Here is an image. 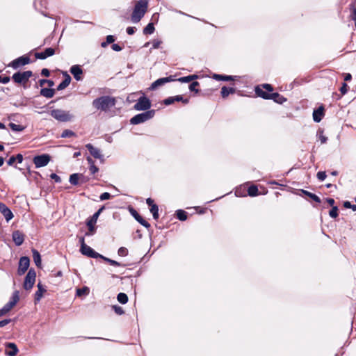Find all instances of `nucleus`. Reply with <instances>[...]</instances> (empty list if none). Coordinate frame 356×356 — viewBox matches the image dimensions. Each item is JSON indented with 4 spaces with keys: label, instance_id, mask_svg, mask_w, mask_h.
<instances>
[{
    "label": "nucleus",
    "instance_id": "obj_61",
    "mask_svg": "<svg viewBox=\"0 0 356 356\" xmlns=\"http://www.w3.org/2000/svg\"><path fill=\"white\" fill-rule=\"evenodd\" d=\"M136 28L133 26H129L127 28V33L129 35H133L135 33Z\"/></svg>",
    "mask_w": 356,
    "mask_h": 356
},
{
    "label": "nucleus",
    "instance_id": "obj_33",
    "mask_svg": "<svg viewBox=\"0 0 356 356\" xmlns=\"http://www.w3.org/2000/svg\"><path fill=\"white\" fill-rule=\"evenodd\" d=\"M177 218L181 220L184 221L187 219V213L181 209H179L176 211Z\"/></svg>",
    "mask_w": 356,
    "mask_h": 356
},
{
    "label": "nucleus",
    "instance_id": "obj_60",
    "mask_svg": "<svg viewBox=\"0 0 356 356\" xmlns=\"http://www.w3.org/2000/svg\"><path fill=\"white\" fill-rule=\"evenodd\" d=\"M41 75L44 76H46V77H48L50 75V72L48 69L47 68H43L41 71Z\"/></svg>",
    "mask_w": 356,
    "mask_h": 356
},
{
    "label": "nucleus",
    "instance_id": "obj_58",
    "mask_svg": "<svg viewBox=\"0 0 356 356\" xmlns=\"http://www.w3.org/2000/svg\"><path fill=\"white\" fill-rule=\"evenodd\" d=\"M10 80V78L9 76H3L2 77L1 76H0V83H8Z\"/></svg>",
    "mask_w": 356,
    "mask_h": 356
},
{
    "label": "nucleus",
    "instance_id": "obj_38",
    "mask_svg": "<svg viewBox=\"0 0 356 356\" xmlns=\"http://www.w3.org/2000/svg\"><path fill=\"white\" fill-rule=\"evenodd\" d=\"M248 195L251 197H254L258 195V188L256 186L252 185L250 186L248 189Z\"/></svg>",
    "mask_w": 356,
    "mask_h": 356
},
{
    "label": "nucleus",
    "instance_id": "obj_51",
    "mask_svg": "<svg viewBox=\"0 0 356 356\" xmlns=\"http://www.w3.org/2000/svg\"><path fill=\"white\" fill-rule=\"evenodd\" d=\"M138 222L147 229L150 227V224L142 217L140 219H138Z\"/></svg>",
    "mask_w": 356,
    "mask_h": 356
},
{
    "label": "nucleus",
    "instance_id": "obj_40",
    "mask_svg": "<svg viewBox=\"0 0 356 356\" xmlns=\"http://www.w3.org/2000/svg\"><path fill=\"white\" fill-rule=\"evenodd\" d=\"M200 86V83L199 82L197 81H193L190 85H189V90L191 91V92H195V93H197L199 92V90L196 88L197 86Z\"/></svg>",
    "mask_w": 356,
    "mask_h": 356
},
{
    "label": "nucleus",
    "instance_id": "obj_13",
    "mask_svg": "<svg viewBox=\"0 0 356 356\" xmlns=\"http://www.w3.org/2000/svg\"><path fill=\"white\" fill-rule=\"evenodd\" d=\"M31 60L29 56H22L13 60L8 66L12 67L13 69H17L21 66H24L30 63Z\"/></svg>",
    "mask_w": 356,
    "mask_h": 356
},
{
    "label": "nucleus",
    "instance_id": "obj_42",
    "mask_svg": "<svg viewBox=\"0 0 356 356\" xmlns=\"http://www.w3.org/2000/svg\"><path fill=\"white\" fill-rule=\"evenodd\" d=\"M72 136H74V133L71 131V130H69V129H65L63 131V133L61 134V137L62 138H69V137H71Z\"/></svg>",
    "mask_w": 356,
    "mask_h": 356
},
{
    "label": "nucleus",
    "instance_id": "obj_55",
    "mask_svg": "<svg viewBox=\"0 0 356 356\" xmlns=\"http://www.w3.org/2000/svg\"><path fill=\"white\" fill-rule=\"evenodd\" d=\"M50 177H51V179L54 180V181L56 182V183H60L61 182V178L58 175L55 174V173H52L50 175Z\"/></svg>",
    "mask_w": 356,
    "mask_h": 356
},
{
    "label": "nucleus",
    "instance_id": "obj_7",
    "mask_svg": "<svg viewBox=\"0 0 356 356\" xmlns=\"http://www.w3.org/2000/svg\"><path fill=\"white\" fill-rule=\"evenodd\" d=\"M104 207L102 206L101 208L96 211L91 218L87 221L86 225L88 227L89 232L86 233V236L92 235L95 232V225L96 224L97 219L101 214V213L104 211Z\"/></svg>",
    "mask_w": 356,
    "mask_h": 356
},
{
    "label": "nucleus",
    "instance_id": "obj_56",
    "mask_svg": "<svg viewBox=\"0 0 356 356\" xmlns=\"http://www.w3.org/2000/svg\"><path fill=\"white\" fill-rule=\"evenodd\" d=\"M89 170L92 175H95L99 171V168L95 164L90 165Z\"/></svg>",
    "mask_w": 356,
    "mask_h": 356
},
{
    "label": "nucleus",
    "instance_id": "obj_30",
    "mask_svg": "<svg viewBox=\"0 0 356 356\" xmlns=\"http://www.w3.org/2000/svg\"><path fill=\"white\" fill-rule=\"evenodd\" d=\"M301 192L302 193H303L304 195L308 196L309 197H310L312 200H313L314 202H317V203H320L321 202V199L318 196H317L316 194L314 193H312L311 192H309L307 191H305V190H301Z\"/></svg>",
    "mask_w": 356,
    "mask_h": 356
},
{
    "label": "nucleus",
    "instance_id": "obj_34",
    "mask_svg": "<svg viewBox=\"0 0 356 356\" xmlns=\"http://www.w3.org/2000/svg\"><path fill=\"white\" fill-rule=\"evenodd\" d=\"M117 299L121 304H126L128 302V296L124 293H120L118 294Z\"/></svg>",
    "mask_w": 356,
    "mask_h": 356
},
{
    "label": "nucleus",
    "instance_id": "obj_31",
    "mask_svg": "<svg viewBox=\"0 0 356 356\" xmlns=\"http://www.w3.org/2000/svg\"><path fill=\"white\" fill-rule=\"evenodd\" d=\"M154 26L152 22H149L143 29V34L151 35L154 32Z\"/></svg>",
    "mask_w": 356,
    "mask_h": 356
},
{
    "label": "nucleus",
    "instance_id": "obj_35",
    "mask_svg": "<svg viewBox=\"0 0 356 356\" xmlns=\"http://www.w3.org/2000/svg\"><path fill=\"white\" fill-rule=\"evenodd\" d=\"M9 127L13 131H22L25 129V127L15 123L10 122Z\"/></svg>",
    "mask_w": 356,
    "mask_h": 356
},
{
    "label": "nucleus",
    "instance_id": "obj_25",
    "mask_svg": "<svg viewBox=\"0 0 356 356\" xmlns=\"http://www.w3.org/2000/svg\"><path fill=\"white\" fill-rule=\"evenodd\" d=\"M54 94H55V90H54V89H52V88H42L40 90V95L47 98L53 97Z\"/></svg>",
    "mask_w": 356,
    "mask_h": 356
},
{
    "label": "nucleus",
    "instance_id": "obj_39",
    "mask_svg": "<svg viewBox=\"0 0 356 356\" xmlns=\"http://www.w3.org/2000/svg\"><path fill=\"white\" fill-rule=\"evenodd\" d=\"M350 18L352 20L355 22V27H356V8L353 5H350Z\"/></svg>",
    "mask_w": 356,
    "mask_h": 356
},
{
    "label": "nucleus",
    "instance_id": "obj_43",
    "mask_svg": "<svg viewBox=\"0 0 356 356\" xmlns=\"http://www.w3.org/2000/svg\"><path fill=\"white\" fill-rule=\"evenodd\" d=\"M173 99H175V102H181L184 104H187L189 102L188 99H184L181 95H177L173 97Z\"/></svg>",
    "mask_w": 356,
    "mask_h": 356
},
{
    "label": "nucleus",
    "instance_id": "obj_28",
    "mask_svg": "<svg viewBox=\"0 0 356 356\" xmlns=\"http://www.w3.org/2000/svg\"><path fill=\"white\" fill-rule=\"evenodd\" d=\"M32 252H33V261H34L35 265L38 267H40L41 266V257H40V253L38 252V251H37L35 249L32 250Z\"/></svg>",
    "mask_w": 356,
    "mask_h": 356
},
{
    "label": "nucleus",
    "instance_id": "obj_27",
    "mask_svg": "<svg viewBox=\"0 0 356 356\" xmlns=\"http://www.w3.org/2000/svg\"><path fill=\"white\" fill-rule=\"evenodd\" d=\"M197 78H198L197 75L192 74V75L180 77L177 80L181 83H189Z\"/></svg>",
    "mask_w": 356,
    "mask_h": 356
},
{
    "label": "nucleus",
    "instance_id": "obj_19",
    "mask_svg": "<svg viewBox=\"0 0 356 356\" xmlns=\"http://www.w3.org/2000/svg\"><path fill=\"white\" fill-rule=\"evenodd\" d=\"M70 72L72 73L74 78L76 81L82 80L83 70L80 65H72L70 68Z\"/></svg>",
    "mask_w": 356,
    "mask_h": 356
},
{
    "label": "nucleus",
    "instance_id": "obj_12",
    "mask_svg": "<svg viewBox=\"0 0 356 356\" xmlns=\"http://www.w3.org/2000/svg\"><path fill=\"white\" fill-rule=\"evenodd\" d=\"M174 81H176V79L174 78L173 76H169L167 77H162V78L158 79L157 80H156L151 84L150 87L149 88V90H154L156 88H158L159 87L162 86L167 83Z\"/></svg>",
    "mask_w": 356,
    "mask_h": 356
},
{
    "label": "nucleus",
    "instance_id": "obj_26",
    "mask_svg": "<svg viewBox=\"0 0 356 356\" xmlns=\"http://www.w3.org/2000/svg\"><path fill=\"white\" fill-rule=\"evenodd\" d=\"M236 91L235 88H227L226 86H223L221 88V95L223 98H226L229 96L230 94L234 93Z\"/></svg>",
    "mask_w": 356,
    "mask_h": 356
},
{
    "label": "nucleus",
    "instance_id": "obj_41",
    "mask_svg": "<svg viewBox=\"0 0 356 356\" xmlns=\"http://www.w3.org/2000/svg\"><path fill=\"white\" fill-rule=\"evenodd\" d=\"M329 215L332 218H337L338 216V207L337 206L332 207L329 212Z\"/></svg>",
    "mask_w": 356,
    "mask_h": 356
},
{
    "label": "nucleus",
    "instance_id": "obj_64",
    "mask_svg": "<svg viewBox=\"0 0 356 356\" xmlns=\"http://www.w3.org/2000/svg\"><path fill=\"white\" fill-rule=\"evenodd\" d=\"M262 87L263 88H265L268 91L267 92L273 91V87L270 84L265 83L262 85Z\"/></svg>",
    "mask_w": 356,
    "mask_h": 356
},
{
    "label": "nucleus",
    "instance_id": "obj_20",
    "mask_svg": "<svg viewBox=\"0 0 356 356\" xmlns=\"http://www.w3.org/2000/svg\"><path fill=\"white\" fill-rule=\"evenodd\" d=\"M12 238L17 246L21 245L24 241V235L19 230L13 232Z\"/></svg>",
    "mask_w": 356,
    "mask_h": 356
},
{
    "label": "nucleus",
    "instance_id": "obj_32",
    "mask_svg": "<svg viewBox=\"0 0 356 356\" xmlns=\"http://www.w3.org/2000/svg\"><path fill=\"white\" fill-rule=\"evenodd\" d=\"M213 78L218 81H232L234 80L233 76L229 75L216 74L213 75Z\"/></svg>",
    "mask_w": 356,
    "mask_h": 356
},
{
    "label": "nucleus",
    "instance_id": "obj_3",
    "mask_svg": "<svg viewBox=\"0 0 356 356\" xmlns=\"http://www.w3.org/2000/svg\"><path fill=\"white\" fill-rule=\"evenodd\" d=\"M255 93L257 96L265 99H273L275 102L282 104L286 101V99L277 92L269 93L264 91L259 86L255 88Z\"/></svg>",
    "mask_w": 356,
    "mask_h": 356
},
{
    "label": "nucleus",
    "instance_id": "obj_14",
    "mask_svg": "<svg viewBox=\"0 0 356 356\" xmlns=\"http://www.w3.org/2000/svg\"><path fill=\"white\" fill-rule=\"evenodd\" d=\"M30 264V259L28 257H22L19 261V266L17 273L19 275H22L28 270Z\"/></svg>",
    "mask_w": 356,
    "mask_h": 356
},
{
    "label": "nucleus",
    "instance_id": "obj_63",
    "mask_svg": "<svg viewBox=\"0 0 356 356\" xmlns=\"http://www.w3.org/2000/svg\"><path fill=\"white\" fill-rule=\"evenodd\" d=\"M11 321V319H4L0 321V327H4Z\"/></svg>",
    "mask_w": 356,
    "mask_h": 356
},
{
    "label": "nucleus",
    "instance_id": "obj_23",
    "mask_svg": "<svg viewBox=\"0 0 356 356\" xmlns=\"http://www.w3.org/2000/svg\"><path fill=\"white\" fill-rule=\"evenodd\" d=\"M38 286V291L35 292V302H39L42 296H43V293L46 292V289L42 286V284L39 282L37 285Z\"/></svg>",
    "mask_w": 356,
    "mask_h": 356
},
{
    "label": "nucleus",
    "instance_id": "obj_18",
    "mask_svg": "<svg viewBox=\"0 0 356 356\" xmlns=\"http://www.w3.org/2000/svg\"><path fill=\"white\" fill-rule=\"evenodd\" d=\"M0 212L4 216L7 222L13 218V213L11 210L4 204L0 202Z\"/></svg>",
    "mask_w": 356,
    "mask_h": 356
},
{
    "label": "nucleus",
    "instance_id": "obj_54",
    "mask_svg": "<svg viewBox=\"0 0 356 356\" xmlns=\"http://www.w3.org/2000/svg\"><path fill=\"white\" fill-rule=\"evenodd\" d=\"M175 102V99H173V97H169L163 100V104L165 105H170Z\"/></svg>",
    "mask_w": 356,
    "mask_h": 356
},
{
    "label": "nucleus",
    "instance_id": "obj_10",
    "mask_svg": "<svg viewBox=\"0 0 356 356\" xmlns=\"http://www.w3.org/2000/svg\"><path fill=\"white\" fill-rule=\"evenodd\" d=\"M51 161V156L47 154L38 155L33 157V162L36 168L46 166Z\"/></svg>",
    "mask_w": 356,
    "mask_h": 356
},
{
    "label": "nucleus",
    "instance_id": "obj_21",
    "mask_svg": "<svg viewBox=\"0 0 356 356\" xmlns=\"http://www.w3.org/2000/svg\"><path fill=\"white\" fill-rule=\"evenodd\" d=\"M324 115V108L323 106H321L317 109L314 110L313 112V119L316 122H319Z\"/></svg>",
    "mask_w": 356,
    "mask_h": 356
},
{
    "label": "nucleus",
    "instance_id": "obj_9",
    "mask_svg": "<svg viewBox=\"0 0 356 356\" xmlns=\"http://www.w3.org/2000/svg\"><path fill=\"white\" fill-rule=\"evenodd\" d=\"M151 107L150 100L145 96L143 95L138 98L137 102L134 106V108L136 111H149Z\"/></svg>",
    "mask_w": 356,
    "mask_h": 356
},
{
    "label": "nucleus",
    "instance_id": "obj_11",
    "mask_svg": "<svg viewBox=\"0 0 356 356\" xmlns=\"http://www.w3.org/2000/svg\"><path fill=\"white\" fill-rule=\"evenodd\" d=\"M36 277V273L34 269L31 268L28 273L26 274L24 282V288L26 290H30L33 288Z\"/></svg>",
    "mask_w": 356,
    "mask_h": 356
},
{
    "label": "nucleus",
    "instance_id": "obj_16",
    "mask_svg": "<svg viewBox=\"0 0 356 356\" xmlns=\"http://www.w3.org/2000/svg\"><path fill=\"white\" fill-rule=\"evenodd\" d=\"M86 147L90 152V154L95 159H98L104 161V156L99 149L95 147L92 144L88 143L86 145Z\"/></svg>",
    "mask_w": 356,
    "mask_h": 356
},
{
    "label": "nucleus",
    "instance_id": "obj_50",
    "mask_svg": "<svg viewBox=\"0 0 356 356\" xmlns=\"http://www.w3.org/2000/svg\"><path fill=\"white\" fill-rule=\"evenodd\" d=\"M111 197V195L109 193L104 192L100 195L99 198L102 201H104L110 199Z\"/></svg>",
    "mask_w": 356,
    "mask_h": 356
},
{
    "label": "nucleus",
    "instance_id": "obj_45",
    "mask_svg": "<svg viewBox=\"0 0 356 356\" xmlns=\"http://www.w3.org/2000/svg\"><path fill=\"white\" fill-rule=\"evenodd\" d=\"M129 212L136 221L141 218L140 215L134 208H130Z\"/></svg>",
    "mask_w": 356,
    "mask_h": 356
},
{
    "label": "nucleus",
    "instance_id": "obj_17",
    "mask_svg": "<svg viewBox=\"0 0 356 356\" xmlns=\"http://www.w3.org/2000/svg\"><path fill=\"white\" fill-rule=\"evenodd\" d=\"M55 54V49L51 47L47 48L44 51L36 52L35 57L37 59L44 60L47 58L53 56Z\"/></svg>",
    "mask_w": 356,
    "mask_h": 356
},
{
    "label": "nucleus",
    "instance_id": "obj_49",
    "mask_svg": "<svg viewBox=\"0 0 356 356\" xmlns=\"http://www.w3.org/2000/svg\"><path fill=\"white\" fill-rule=\"evenodd\" d=\"M90 180V178L83 174H80L79 177V184L87 183Z\"/></svg>",
    "mask_w": 356,
    "mask_h": 356
},
{
    "label": "nucleus",
    "instance_id": "obj_15",
    "mask_svg": "<svg viewBox=\"0 0 356 356\" xmlns=\"http://www.w3.org/2000/svg\"><path fill=\"white\" fill-rule=\"evenodd\" d=\"M80 251L83 255L88 256L90 258L97 259L98 257H100V254L95 252L92 248L87 245H84L83 247H81Z\"/></svg>",
    "mask_w": 356,
    "mask_h": 356
},
{
    "label": "nucleus",
    "instance_id": "obj_46",
    "mask_svg": "<svg viewBox=\"0 0 356 356\" xmlns=\"http://www.w3.org/2000/svg\"><path fill=\"white\" fill-rule=\"evenodd\" d=\"M112 308L114 310V312L118 315H122L124 312L123 309L118 305H113Z\"/></svg>",
    "mask_w": 356,
    "mask_h": 356
},
{
    "label": "nucleus",
    "instance_id": "obj_4",
    "mask_svg": "<svg viewBox=\"0 0 356 356\" xmlns=\"http://www.w3.org/2000/svg\"><path fill=\"white\" fill-rule=\"evenodd\" d=\"M155 114L154 110H149L134 115L130 120L131 124H138L152 119Z\"/></svg>",
    "mask_w": 356,
    "mask_h": 356
},
{
    "label": "nucleus",
    "instance_id": "obj_2",
    "mask_svg": "<svg viewBox=\"0 0 356 356\" xmlns=\"http://www.w3.org/2000/svg\"><path fill=\"white\" fill-rule=\"evenodd\" d=\"M148 2L147 0L138 1L134 6L131 14V21L134 23H138L143 17L147 10Z\"/></svg>",
    "mask_w": 356,
    "mask_h": 356
},
{
    "label": "nucleus",
    "instance_id": "obj_47",
    "mask_svg": "<svg viewBox=\"0 0 356 356\" xmlns=\"http://www.w3.org/2000/svg\"><path fill=\"white\" fill-rule=\"evenodd\" d=\"M316 177L319 181H322L325 179L327 176L325 171H319L318 172Z\"/></svg>",
    "mask_w": 356,
    "mask_h": 356
},
{
    "label": "nucleus",
    "instance_id": "obj_6",
    "mask_svg": "<svg viewBox=\"0 0 356 356\" xmlns=\"http://www.w3.org/2000/svg\"><path fill=\"white\" fill-rule=\"evenodd\" d=\"M51 115L60 122H69L73 116L68 111L61 109H54L50 113Z\"/></svg>",
    "mask_w": 356,
    "mask_h": 356
},
{
    "label": "nucleus",
    "instance_id": "obj_5",
    "mask_svg": "<svg viewBox=\"0 0 356 356\" xmlns=\"http://www.w3.org/2000/svg\"><path fill=\"white\" fill-rule=\"evenodd\" d=\"M19 300V291L13 292L10 300L0 309V316H3L10 311Z\"/></svg>",
    "mask_w": 356,
    "mask_h": 356
},
{
    "label": "nucleus",
    "instance_id": "obj_1",
    "mask_svg": "<svg viewBox=\"0 0 356 356\" xmlns=\"http://www.w3.org/2000/svg\"><path fill=\"white\" fill-rule=\"evenodd\" d=\"M115 105V98L110 96H102L92 102V106L97 109L107 111Z\"/></svg>",
    "mask_w": 356,
    "mask_h": 356
},
{
    "label": "nucleus",
    "instance_id": "obj_52",
    "mask_svg": "<svg viewBox=\"0 0 356 356\" xmlns=\"http://www.w3.org/2000/svg\"><path fill=\"white\" fill-rule=\"evenodd\" d=\"M318 133H319V140H321V143L322 144L325 143L327 140V138L323 134V131L322 130L319 131Z\"/></svg>",
    "mask_w": 356,
    "mask_h": 356
},
{
    "label": "nucleus",
    "instance_id": "obj_62",
    "mask_svg": "<svg viewBox=\"0 0 356 356\" xmlns=\"http://www.w3.org/2000/svg\"><path fill=\"white\" fill-rule=\"evenodd\" d=\"M115 41L113 35H109L106 36V43L111 44Z\"/></svg>",
    "mask_w": 356,
    "mask_h": 356
},
{
    "label": "nucleus",
    "instance_id": "obj_37",
    "mask_svg": "<svg viewBox=\"0 0 356 356\" xmlns=\"http://www.w3.org/2000/svg\"><path fill=\"white\" fill-rule=\"evenodd\" d=\"M150 212L152 213L154 219L157 220L159 218V207L156 204H152L150 207Z\"/></svg>",
    "mask_w": 356,
    "mask_h": 356
},
{
    "label": "nucleus",
    "instance_id": "obj_24",
    "mask_svg": "<svg viewBox=\"0 0 356 356\" xmlns=\"http://www.w3.org/2000/svg\"><path fill=\"white\" fill-rule=\"evenodd\" d=\"M7 348H10V350H8L6 352V354L8 356H15L18 353V348L17 346L14 343H8L7 344Z\"/></svg>",
    "mask_w": 356,
    "mask_h": 356
},
{
    "label": "nucleus",
    "instance_id": "obj_8",
    "mask_svg": "<svg viewBox=\"0 0 356 356\" xmlns=\"http://www.w3.org/2000/svg\"><path fill=\"white\" fill-rule=\"evenodd\" d=\"M32 74L33 73L30 70L22 72H17L13 75L12 79L15 83L25 84L27 83L29 78L31 77Z\"/></svg>",
    "mask_w": 356,
    "mask_h": 356
},
{
    "label": "nucleus",
    "instance_id": "obj_53",
    "mask_svg": "<svg viewBox=\"0 0 356 356\" xmlns=\"http://www.w3.org/2000/svg\"><path fill=\"white\" fill-rule=\"evenodd\" d=\"M342 95H345L348 91V85L344 82L342 83L341 87L339 89Z\"/></svg>",
    "mask_w": 356,
    "mask_h": 356
},
{
    "label": "nucleus",
    "instance_id": "obj_36",
    "mask_svg": "<svg viewBox=\"0 0 356 356\" xmlns=\"http://www.w3.org/2000/svg\"><path fill=\"white\" fill-rule=\"evenodd\" d=\"M90 292V289L88 286H83L76 289V296H81L83 295H88Z\"/></svg>",
    "mask_w": 356,
    "mask_h": 356
},
{
    "label": "nucleus",
    "instance_id": "obj_57",
    "mask_svg": "<svg viewBox=\"0 0 356 356\" xmlns=\"http://www.w3.org/2000/svg\"><path fill=\"white\" fill-rule=\"evenodd\" d=\"M161 44V41H160L159 40H154L152 42V48L158 49L160 47Z\"/></svg>",
    "mask_w": 356,
    "mask_h": 356
},
{
    "label": "nucleus",
    "instance_id": "obj_48",
    "mask_svg": "<svg viewBox=\"0 0 356 356\" xmlns=\"http://www.w3.org/2000/svg\"><path fill=\"white\" fill-rule=\"evenodd\" d=\"M343 206L345 208L351 209L353 211H356V204H352L348 201L344 202Z\"/></svg>",
    "mask_w": 356,
    "mask_h": 356
},
{
    "label": "nucleus",
    "instance_id": "obj_44",
    "mask_svg": "<svg viewBox=\"0 0 356 356\" xmlns=\"http://www.w3.org/2000/svg\"><path fill=\"white\" fill-rule=\"evenodd\" d=\"M118 254L119 256L125 257L128 254V250L124 247H121L118 249Z\"/></svg>",
    "mask_w": 356,
    "mask_h": 356
},
{
    "label": "nucleus",
    "instance_id": "obj_59",
    "mask_svg": "<svg viewBox=\"0 0 356 356\" xmlns=\"http://www.w3.org/2000/svg\"><path fill=\"white\" fill-rule=\"evenodd\" d=\"M111 48L115 51H120L122 49V47H120L118 44H113Z\"/></svg>",
    "mask_w": 356,
    "mask_h": 356
},
{
    "label": "nucleus",
    "instance_id": "obj_22",
    "mask_svg": "<svg viewBox=\"0 0 356 356\" xmlns=\"http://www.w3.org/2000/svg\"><path fill=\"white\" fill-rule=\"evenodd\" d=\"M65 76L64 80L57 86V90H63L65 88H67L70 82H71V77L70 76L65 72L63 73Z\"/></svg>",
    "mask_w": 356,
    "mask_h": 356
},
{
    "label": "nucleus",
    "instance_id": "obj_29",
    "mask_svg": "<svg viewBox=\"0 0 356 356\" xmlns=\"http://www.w3.org/2000/svg\"><path fill=\"white\" fill-rule=\"evenodd\" d=\"M79 173H74L70 176L69 181L72 185L76 186L79 184Z\"/></svg>",
    "mask_w": 356,
    "mask_h": 356
}]
</instances>
